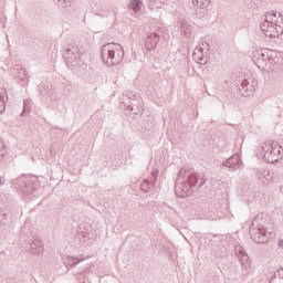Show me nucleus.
Segmentation results:
<instances>
[{
  "instance_id": "30",
  "label": "nucleus",
  "mask_w": 283,
  "mask_h": 283,
  "mask_svg": "<svg viewBox=\"0 0 283 283\" xmlns=\"http://www.w3.org/2000/svg\"><path fill=\"white\" fill-rule=\"evenodd\" d=\"M6 185V178L0 177V187H3Z\"/></svg>"
},
{
  "instance_id": "13",
  "label": "nucleus",
  "mask_w": 283,
  "mask_h": 283,
  "mask_svg": "<svg viewBox=\"0 0 283 283\" xmlns=\"http://www.w3.org/2000/svg\"><path fill=\"white\" fill-rule=\"evenodd\" d=\"M192 59L193 61H196L197 63H200L201 65H207V63H209V57L205 56V49L202 48L195 49L192 53Z\"/></svg>"
},
{
  "instance_id": "32",
  "label": "nucleus",
  "mask_w": 283,
  "mask_h": 283,
  "mask_svg": "<svg viewBox=\"0 0 283 283\" xmlns=\"http://www.w3.org/2000/svg\"><path fill=\"white\" fill-rule=\"evenodd\" d=\"M279 275H280L281 277H283V268H281V270H279Z\"/></svg>"
},
{
  "instance_id": "25",
  "label": "nucleus",
  "mask_w": 283,
  "mask_h": 283,
  "mask_svg": "<svg viewBox=\"0 0 283 283\" xmlns=\"http://www.w3.org/2000/svg\"><path fill=\"white\" fill-rule=\"evenodd\" d=\"M239 253L241 254L240 262L244 266V264H247V262H249V255L247 253H244L242 250H239Z\"/></svg>"
},
{
  "instance_id": "3",
  "label": "nucleus",
  "mask_w": 283,
  "mask_h": 283,
  "mask_svg": "<svg viewBox=\"0 0 283 283\" xmlns=\"http://www.w3.org/2000/svg\"><path fill=\"white\" fill-rule=\"evenodd\" d=\"M269 232L264 226V214H258L252 220V227L250 228V238L256 244H264L269 242Z\"/></svg>"
},
{
  "instance_id": "18",
  "label": "nucleus",
  "mask_w": 283,
  "mask_h": 283,
  "mask_svg": "<svg viewBox=\"0 0 283 283\" xmlns=\"http://www.w3.org/2000/svg\"><path fill=\"white\" fill-rule=\"evenodd\" d=\"M128 8L135 12V14H138L140 10L143 9V1L140 0H130L128 3Z\"/></svg>"
},
{
  "instance_id": "26",
  "label": "nucleus",
  "mask_w": 283,
  "mask_h": 283,
  "mask_svg": "<svg viewBox=\"0 0 283 283\" xmlns=\"http://www.w3.org/2000/svg\"><path fill=\"white\" fill-rule=\"evenodd\" d=\"M87 271H90V268H85L82 272L75 274L76 275V280L77 282H83V280L85 279V273H87Z\"/></svg>"
},
{
  "instance_id": "4",
  "label": "nucleus",
  "mask_w": 283,
  "mask_h": 283,
  "mask_svg": "<svg viewBox=\"0 0 283 283\" xmlns=\"http://www.w3.org/2000/svg\"><path fill=\"white\" fill-rule=\"evenodd\" d=\"M63 56L67 67H81L83 65V54L76 44H69Z\"/></svg>"
},
{
  "instance_id": "7",
  "label": "nucleus",
  "mask_w": 283,
  "mask_h": 283,
  "mask_svg": "<svg viewBox=\"0 0 283 283\" xmlns=\"http://www.w3.org/2000/svg\"><path fill=\"white\" fill-rule=\"evenodd\" d=\"M252 61L258 65L261 70H264L266 65H271L273 63V57L269 54V51L261 50L254 51L252 55Z\"/></svg>"
},
{
  "instance_id": "2",
  "label": "nucleus",
  "mask_w": 283,
  "mask_h": 283,
  "mask_svg": "<svg viewBox=\"0 0 283 283\" xmlns=\"http://www.w3.org/2000/svg\"><path fill=\"white\" fill-rule=\"evenodd\" d=\"M101 56L108 67H114V65H120L125 59V50L120 44L106 43L101 49Z\"/></svg>"
},
{
  "instance_id": "8",
  "label": "nucleus",
  "mask_w": 283,
  "mask_h": 283,
  "mask_svg": "<svg viewBox=\"0 0 283 283\" xmlns=\"http://www.w3.org/2000/svg\"><path fill=\"white\" fill-rule=\"evenodd\" d=\"M255 85H258V82L253 80H243L239 91L242 96H253V94H255Z\"/></svg>"
},
{
  "instance_id": "24",
  "label": "nucleus",
  "mask_w": 283,
  "mask_h": 283,
  "mask_svg": "<svg viewBox=\"0 0 283 283\" xmlns=\"http://www.w3.org/2000/svg\"><path fill=\"white\" fill-rule=\"evenodd\" d=\"M39 90H40V94H41V96H43V98L48 97V94L50 92V87H48V85L42 84V85H40Z\"/></svg>"
},
{
  "instance_id": "23",
  "label": "nucleus",
  "mask_w": 283,
  "mask_h": 283,
  "mask_svg": "<svg viewBox=\"0 0 283 283\" xmlns=\"http://www.w3.org/2000/svg\"><path fill=\"white\" fill-rule=\"evenodd\" d=\"M181 33L185 34V36H189L191 34V25L184 23L181 25Z\"/></svg>"
},
{
  "instance_id": "9",
  "label": "nucleus",
  "mask_w": 283,
  "mask_h": 283,
  "mask_svg": "<svg viewBox=\"0 0 283 283\" xmlns=\"http://www.w3.org/2000/svg\"><path fill=\"white\" fill-rule=\"evenodd\" d=\"M28 244L33 255H42L44 249H43V241H41V239L36 237H32L31 239H29Z\"/></svg>"
},
{
  "instance_id": "1",
  "label": "nucleus",
  "mask_w": 283,
  "mask_h": 283,
  "mask_svg": "<svg viewBox=\"0 0 283 283\" xmlns=\"http://www.w3.org/2000/svg\"><path fill=\"white\" fill-rule=\"evenodd\" d=\"M207 178L198 176L193 168H181L176 179L175 193L178 198H188L196 189L205 187Z\"/></svg>"
},
{
  "instance_id": "28",
  "label": "nucleus",
  "mask_w": 283,
  "mask_h": 283,
  "mask_svg": "<svg viewBox=\"0 0 283 283\" xmlns=\"http://www.w3.org/2000/svg\"><path fill=\"white\" fill-rule=\"evenodd\" d=\"M150 6H163V3H165V1L167 0H148Z\"/></svg>"
},
{
  "instance_id": "21",
  "label": "nucleus",
  "mask_w": 283,
  "mask_h": 283,
  "mask_svg": "<svg viewBox=\"0 0 283 283\" xmlns=\"http://www.w3.org/2000/svg\"><path fill=\"white\" fill-rule=\"evenodd\" d=\"M59 8L65 9L72 6V0H54Z\"/></svg>"
},
{
  "instance_id": "31",
  "label": "nucleus",
  "mask_w": 283,
  "mask_h": 283,
  "mask_svg": "<svg viewBox=\"0 0 283 283\" xmlns=\"http://www.w3.org/2000/svg\"><path fill=\"white\" fill-rule=\"evenodd\" d=\"M153 176H154V178H155V182H156V180H158V171L153 172Z\"/></svg>"
},
{
  "instance_id": "19",
  "label": "nucleus",
  "mask_w": 283,
  "mask_h": 283,
  "mask_svg": "<svg viewBox=\"0 0 283 283\" xmlns=\"http://www.w3.org/2000/svg\"><path fill=\"white\" fill-rule=\"evenodd\" d=\"M81 262H85V258L70 256L66 261V264H69L71 269H74V266H77V264H81Z\"/></svg>"
},
{
  "instance_id": "5",
  "label": "nucleus",
  "mask_w": 283,
  "mask_h": 283,
  "mask_svg": "<svg viewBox=\"0 0 283 283\" xmlns=\"http://www.w3.org/2000/svg\"><path fill=\"white\" fill-rule=\"evenodd\" d=\"M263 153V160L269 164L277 163L283 156V148L277 144H263L261 146Z\"/></svg>"
},
{
  "instance_id": "27",
  "label": "nucleus",
  "mask_w": 283,
  "mask_h": 283,
  "mask_svg": "<svg viewBox=\"0 0 283 283\" xmlns=\"http://www.w3.org/2000/svg\"><path fill=\"white\" fill-rule=\"evenodd\" d=\"M142 191H144V193H147L149 191V181L145 180L142 184Z\"/></svg>"
},
{
  "instance_id": "17",
  "label": "nucleus",
  "mask_w": 283,
  "mask_h": 283,
  "mask_svg": "<svg viewBox=\"0 0 283 283\" xmlns=\"http://www.w3.org/2000/svg\"><path fill=\"white\" fill-rule=\"evenodd\" d=\"M6 101H8V92L6 88H0V114L6 112Z\"/></svg>"
},
{
  "instance_id": "15",
  "label": "nucleus",
  "mask_w": 283,
  "mask_h": 283,
  "mask_svg": "<svg viewBox=\"0 0 283 283\" xmlns=\"http://www.w3.org/2000/svg\"><path fill=\"white\" fill-rule=\"evenodd\" d=\"M96 10L94 12L95 17H101L102 19H107L109 14V6L104 2H99L96 4Z\"/></svg>"
},
{
  "instance_id": "10",
  "label": "nucleus",
  "mask_w": 283,
  "mask_h": 283,
  "mask_svg": "<svg viewBox=\"0 0 283 283\" xmlns=\"http://www.w3.org/2000/svg\"><path fill=\"white\" fill-rule=\"evenodd\" d=\"M223 167H228V169H232L235 171L242 167V159L238 155L231 156L226 161H223Z\"/></svg>"
},
{
  "instance_id": "22",
  "label": "nucleus",
  "mask_w": 283,
  "mask_h": 283,
  "mask_svg": "<svg viewBox=\"0 0 283 283\" xmlns=\"http://www.w3.org/2000/svg\"><path fill=\"white\" fill-rule=\"evenodd\" d=\"M32 99H24L23 101V112L21 113V116H25V112H30L32 109Z\"/></svg>"
},
{
  "instance_id": "11",
  "label": "nucleus",
  "mask_w": 283,
  "mask_h": 283,
  "mask_svg": "<svg viewBox=\"0 0 283 283\" xmlns=\"http://www.w3.org/2000/svg\"><path fill=\"white\" fill-rule=\"evenodd\" d=\"M146 50L147 52H151V50H156V45L160 41V34L158 33H150L146 36Z\"/></svg>"
},
{
  "instance_id": "20",
  "label": "nucleus",
  "mask_w": 283,
  "mask_h": 283,
  "mask_svg": "<svg viewBox=\"0 0 283 283\" xmlns=\"http://www.w3.org/2000/svg\"><path fill=\"white\" fill-rule=\"evenodd\" d=\"M209 3H211V0H192V6L200 10L209 8Z\"/></svg>"
},
{
  "instance_id": "29",
  "label": "nucleus",
  "mask_w": 283,
  "mask_h": 283,
  "mask_svg": "<svg viewBox=\"0 0 283 283\" xmlns=\"http://www.w3.org/2000/svg\"><path fill=\"white\" fill-rule=\"evenodd\" d=\"M195 14H196V17H198V19H205V11H200V10L196 9Z\"/></svg>"
},
{
  "instance_id": "12",
  "label": "nucleus",
  "mask_w": 283,
  "mask_h": 283,
  "mask_svg": "<svg viewBox=\"0 0 283 283\" xmlns=\"http://www.w3.org/2000/svg\"><path fill=\"white\" fill-rule=\"evenodd\" d=\"M258 178L261 181V185H264L265 187H269L271 182H274L273 176H271V171L266 169L258 170Z\"/></svg>"
},
{
  "instance_id": "6",
  "label": "nucleus",
  "mask_w": 283,
  "mask_h": 283,
  "mask_svg": "<svg viewBox=\"0 0 283 283\" xmlns=\"http://www.w3.org/2000/svg\"><path fill=\"white\" fill-rule=\"evenodd\" d=\"M261 32L269 39H277V36H281V34H283V17H281V21L262 22Z\"/></svg>"
},
{
  "instance_id": "14",
  "label": "nucleus",
  "mask_w": 283,
  "mask_h": 283,
  "mask_svg": "<svg viewBox=\"0 0 283 283\" xmlns=\"http://www.w3.org/2000/svg\"><path fill=\"white\" fill-rule=\"evenodd\" d=\"M21 191L27 196H30L36 191V184L30 179H27L20 184Z\"/></svg>"
},
{
  "instance_id": "16",
  "label": "nucleus",
  "mask_w": 283,
  "mask_h": 283,
  "mask_svg": "<svg viewBox=\"0 0 283 283\" xmlns=\"http://www.w3.org/2000/svg\"><path fill=\"white\" fill-rule=\"evenodd\" d=\"M282 13L277 12V11H270L265 13V20L263 21V23H273V21H282ZM276 19V20H275Z\"/></svg>"
}]
</instances>
